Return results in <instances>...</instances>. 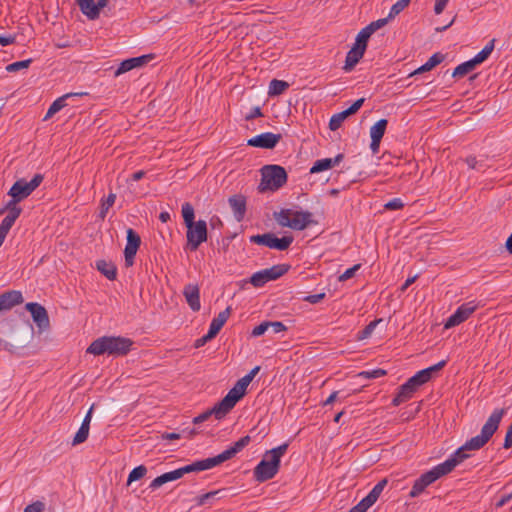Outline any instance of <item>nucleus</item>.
Wrapping results in <instances>:
<instances>
[{
	"label": "nucleus",
	"mask_w": 512,
	"mask_h": 512,
	"mask_svg": "<svg viewBox=\"0 0 512 512\" xmlns=\"http://www.w3.org/2000/svg\"><path fill=\"white\" fill-rule=\"evenodd\" d=\"M87 93H67L61 97H59L58 99H56L49 107L46 115H45V120L52 117L54 114H56L57 112H59L62 108H64L67 104H66V100L70 97H74V96H82V95H86Z\"/></svg>",
	"instance_id": "412c9836"
},
{
	"label": "nucleus",
	"mask_w": 512,
	"mask_h": 512,
	"mask_svg": "<svg viewBox=\"0 0 512 512\" xmlns=\"http://www.w3.org/2000/svg\"><path fill=\"white\" fill-rule=\"evenodd\" d=\"M494 43L495 39L490 40L487 45L472 58L477 65L483 63L490 56L494 49Z\"/></svg>",
	"instance_id": "2f4dec72"
},
{
	"label": "nucleus",
	"mask_w": 512,
	"mask_h": 512,
	"mask_svg": "<svg viewBox=\"0 0 512 512\" xmlns=\"http://www.w3.org/2000/svg\"><path fill=\"white\" fill-rule=\"evenodd\" d=\"M288 444L284 443L276 448L267 451L263 459L254 469V477L259 482L272 479L280 467V459L286 453Z\"/></svg>",
	"instance_id": "f03ea898"
},
{
	"label": "nucleus",
	"mask_w": 512,
	"mask_h": 512,
	"mask_svg": "<svg viewBox=\"0 0 512 512\" xmlns=\"http://www.w3.org/2000/svg\"><path fill=\"white\" fill-rule=\"evenodd\" d=\"M249 442H250V437L244 436V437L240 438L237 442H235L233 446L226 449L219 455H217L215 457L204 459L207 464L208 469H211V468L231 459L238 452H240L245 446H247L249 444Z\"/></svg>",
	"instance_id": "9b49d317"
},
{
	"label": "nucleus",
	"mask_w": 512,
	"mask_h": 512,
	"mask_svg": "<svg viewBox=\"0 0 512 512\" xmlns=\"http://www.w3.org/2000/svg\"><path fill=\"white\" fill-rule=\"evenodd\" d=\"M512 500V491L510 493L504 494L501 496L499 501L496 503V507H503L505 504L509 503Z\"/></svg>",
	"instance_id": "69168bd1"
},
{
	"label": "nucleus",
	"mask_w": 512,
	"mask_h": 512,
	"mask_svg": "<svg viewBox=\"0 0 512 512\" xmlns=\"http://www.w3.org/2000/svg\"><path fill=\"white\" fill-rule=\"evenodd\" d=\"M333 167L332 158H324L317 160L310 169V173H318Z\"/></svg>",
	"instance_id": "f704fd0d"
},
{
	"label": "nucleus",
	"mask_w": 512,
	"mask_h": 512,
	"mask_svg": "<svg viewBox=\"0 0 512 512\" xmlns=\"http://www.w3.org/2000/svg\"><path fill=\"white\" fill-rule=\"evenodd\" d=\"M96 267L109 280L116 278V266L113 263L99 260L96 262Z\"/></svg>",
	"instance_id": "a878e982"
},
{
	"label": "nucleus",
	"mask_w": 512,
	"mask_h": 512,
	"mask_svg": "<svg viewBox=\"0 0 512 512\" xmlns=\"http://www.w3.org/2000/svg\"><path fill=\"white\" fill-rule=\"evenodd\" d=\"M269 328V322H262L261 324L255 326L251 332V336L259 337L263 335Z\"/></svg>",
	"instance_id": "603ef678"
},
{
	"label": "nucleus",
	"mask_w": 512,
	"mask_h": 512,
	"mask_svg": "<svg viewBox=\"0 0 512 512\" xmlns=\"http://www.w3.org/2000/svg\"><path fill=\"white\" fill-rule=\"evenodd\" d=\"M15 41V37L13 36H0V45L7 46L12 44Z\"/></svg>",
	"instance_id": "774afa93"
},
{
	"label": "nucleus",
	"mask_w": 512,
	"mask_h": 512,
	"mask_svg": "<svg viewBox=\"0 0 512 512\" xmlns=\"http://www.w3.org/2000/svg\"><path fill=\"white\" fill-rule=\"evenodd\" d=\"M31 62H32L31 59L13 62V63L7 65L6 70L8 72H17L22 69H27L30 66Z\"/></svg>",
	"instance_id": "a18cd8bd"
},
{
	"label": "nucleus",
	"mask_w": 512,
	"mask_h": 512,
	"mask_svg": "<svg viewBox=\"0 0 512 512\" xmlns=\"http://www.w3.org/2000/svg\"><path fill=\"white\" fill-rule=\"evenodd\" d=\"M21 212L22 209L15 200H9L4 207L0 208V215L7 213L5 217L10 218L14 222L20 216Z\"/></svg>",
	"instance_id": "393cba45"
},
{
	"label": "nucleus",
	"mask_w": 512,
	"mask_h": 512,
	"mask_svg": "<svg viewBox=\"0 0 512 512\" xmlns=\"http://www.w3.org/2000/svg\"><path fill=\"white\" fill-rule=\"evenodd\" d=\"M445 59V56L440 53V52H437V53H434L429 59L427 62H429V65H431L432 68L436 67L437 65H439L440 63H442Z\"/></svg>",
	"instance_id": "6e6d98bb"
},
{
	"label": "nucleus",
	"mask_w": 512,
	"mask_h": 512,
	"mask_svg": "<svg viewBox=\"0 0 512 512\" xmlns=\"http://www.w3.org/2000/svg\"><path fill=\"white\" fill-rule=\"evenodd\" d=\"M44 509V504L42 502H34L30 505H28L25 509H24V512H42Z\"/></svg>",
	"instance_id": "13d9d810"
},
{
	"label": "nucleus",
	"mask_w": 512,
	"mask_h": 512,
	"mask_svg": "<svg viewBox=\"0 0 512 512\" xmlns=\"http://www.w3.org/2000/svg\"><path fill=\"white\" fill-rule=\"evenodd\" d=\"M382 321V319H377L370 322L358 335L359 340L366 339L371 336L376 326Z\"/></svg>",
	"instance_id": "c03bdc74"
},
{
	"label": "nucleus",
	"mask_w": 512,
	"mask_h": 512,
	"mask_svg": "<svg viewBox=\"0 0 512 512\" xmlns=\"http://www.w3.org/2000/svg\"><path fill=\"white\" fill-rule=\"evenodd\" d=\"M289 87L288 82L278 79H273L269 84L268 95L278 96L284 93Z\"/></svg>",
	"instance_id": "bb28decb"
},
{
	"label": "nucleus",
	"mask_w": 512,
	"mask_h": 512,
	"mask_svg": "<svg viewBox=\"0 0 512 512\" xmlns=\"http://www.w3.org/2000/svg\"><path fill=\"white\" fill-rule=\"evenodd\" d=\"M182 217L186 227L194 223V208L190 203H184L182 205Z\"/></svg>",
	"instance_id": "4c0bfd02"
},
{
	"label": "nucleus",
	"mask_w": 512,
	"mask_h": 512,
	"mask_svg": "<svg viewBox=\"0 0 512 512\" xmlns=\"http://www.w3.org/2000/svg\"><path fill=\"white\" fill-rule=\"evenodd\" d=\"M411 0H398L390 9L388 18H394L400 14L409 4Z\"/></svg>",
	"instance_id": "ea45409f"
},
{
	"label": "nucleus",
	"mask_w": 512,
	"mask_h": 512,
	"mask_svg": "<svg viewBox=\"0 0 512 512\" xmlns=\"http://www.w3.org/2000/svg\"><path fill=\"white\" fill-rule=\"evenodd\" d=\"M132 69H134V63L131 61V58L124 60L123 62H121V64L115 71V76L118 77L119 75L126 73Z\"/></svg>",
	"instance_id": "49530a36"
},
{
	"label": "nucleus",
	"mask_w": 512,
	"mask_h": 512,
	"mask_svg": "<svg viewBox=\"0 0 512 512\" xmlns=\"http://www.w3.org/2000/svg\"><path fill=\"white\" fill-rule=\"evenodd\" d=\"M187 246L195 251L207 240V223L204 220H198L192 225L187 226Z\"/></svg>",
	"instance_id": "9d476101"
},
{
	"label": "nucleus",
	"mask_w": 512,
	"mask_h": 512,
	"mask_svg": "<svg viewBox=\"0 0 512 512\" xmlns=\"http://www.w3.org/2000/svg\"><path fill=\"white\" fill-rule=\"evenodd\" d=\"M391 18H381V19H378L376 21H373L371 22L369 25H367L366 27L372 32L374 33L376 30L384 27L388 21L390 20Z\"/></svg>",
	"instance_id": "8fccbe9b"
},
{
	"label": "nucleus",
	"mask_w": 512,
	"mask_h": 512,
	"mask_svg": "<svg viewBox=\"0 0 512 512\" xmlns=\"http://www.w3.org/2000/svg\"><path fill=\"white\" fill-rule=\"evenodd\" d=\"M280 139H281L280 134L266 132V133L259 134L255 137H252L251 139H249L247 141V144L249 146H253V147L272 149L278 144Z\"/></svg>",
	"instance_id": "dca6fc26"
},
{
	"label": "nucleus",
	"mask_w": 512,
	"mask_h": 512,
	"mask_svg": "<svg viewBox=\"0 0 512 512\" xmlns=\"http://www.w3.org/2000/svg\"><path fill=\"white\" fill-rule=\"evenodd\" d=\"M324 297H325V293H319V294L308 295L304 298V300L311 304H317L321 300H323Z\"/></svg>",
	"instance_id": "bf43d9fd"
},
{
	"label": "nucleus",
	"mask_w": 512,
	"mask_h": 512,
	"mask_svg": "<svg viewBox=\"0 0 512 512\" xmlns=\"http://www.w3.org/2000/svg\"><path fill=\"white\" fill-rule=\"evenodd\" d=\"M360 269V264H356L353 267L347 269L343 274H341L338 278L339 281L344 282L350 278H352L355 273Z\"/></svg>",
	"instance_id": "3c124183"
},
{
	"label": "nucleus",
	"mask_w": 512,
	"mask_h": 512,
	"mask_svg": "<svg viewBox=\"0 0 512 512\" xmlns=\"http://www.w3.org/2000/svg\"><path fill=\"white\" fill-rule=\"evenodd\" d=\"M364 52V50L353 46L352 49L346 55L345 65L343 67L344 70L347 72L351 71L359 62V60L363 57Z\"/></svg>",
	"instance_id": "4be33fe9"
},
{
	"label": "nucleus",
	"mask_w": 512,
	"mask_h": 512,
	"mask_svg": "<svg viewBox=\"0 0 512 512\" xmlns=\"http://www.w3.org/2000/svg\"><path fill=\"white\" fill-rule=\"evenodd\" d=\"M269 281L270 280L268 278V273L266 272L265 269L254 273L250 278V283L254 287H262L264 284H266Z\"/></svg>",
	"instance_id": "c9c22d12"
},
{
	"label": "nucleus",
	"mask_w": 512,
	"mask_h": 512,
	"mask_svg": "<svg viewBox=\"0 0 512 512\" xmlns=\"http://www.w3.org/2000/svg\"><path fill=\"white\" fill-rule=\"evenodd\" d=\"M404 206L403 202L399 198H394L388 201L384 207L387 210H399Z\"/></svg>",
	"instance_id": "5fc2aeb1"
},
{
	"label": "nucleus",
	"mask_w": 512,
	"mask_h": 512,
	"mask_svg": "<svg viewBox=\"0 0 512 512\" xmlns=\"http://www.w3.org/2000/svg\"><path fill=\"white\" fill-rule=\"evenodd\" d=\"M25 309L30 312L33 321L40 330H47L50 327L49 316L44 306L36 302H30L25 305Z\"/></svg>",
	"instance_id": "4468645a"
},
{
	"label": "nucleus",
	"mask_w": 512,
	"mask_h": 512,
	"mask_svg": "<svg viewBox=\"0 0 512 512\" xmlns=\"http://www.w3.org/2000/svg\"><path fill=\"white\" fill-rule=\"evenodd\" d=\"M265 270L268 273L269 280L271 281L283 276L288 271V266L285 264H279Z\"/></svg>",
	"instance_id": "72a5a7b5"
},
{
	"label": "nucleus",
	"mask_w": 512,
	"mask_h": 512,
	"mask_svg": "<svg viewBox=\"0 0 512 512\" xmlns=\"http://www.w3.org/2000/svg\"><path fill=\"white\" fill-rule=\"evenodd\" d=\"M246 379L241 381L240 379L236 382L234 387L229 390L227 395L217 403V410L220 413L228 414L236 405V403L245 395L248 385L245 384Z\"/></svg>",
	"instance_id": "6e6552de"
},
{
	"label": "nucleus",
	"mask_w": 512,
	"mask_h": 512,
	"mask_svg": "<svg viewBox=\"0 0 512 512\" xmlns=\"http://www.w3.org/2000/svg\"><path fill=\"white\" fill-rule=\"evenodd\" d=\"M477 64L474 62L473 59L466 61L460 65H458L454 71H453V77H462L466 74L470 73L476 68Z\"/></svg>",
	"instance_id": "7c9ffc66"
},
{
	"label": "nucleus",
	"mask_w": 512,
	"mask_h": 512,
	"mask_svg": "<svg viewBox=\"0 0 512 512\" xmlns=\"http://www.w3.org/2000/svg\"><path fill=\"white\" fill-rule=\"evenodd\" d=\"M449 0H436L435 6H434V12L435 14L439 15L443 12L445 9L447 3Z\"/></svg>",
	"instance_id": "0e129e2a"
},
{
	"label": "nucleus",
	"mask_w": 512,
	"mask_h": 512,
	"mask_svg": "<svg viewBox=\"0 0 512 512\" xmlns=\"http://www.w3.org/2000/svg\"><path fill=\"white\" fill-rule=\"evenodd\" d=\"M423 384H424V382L416 373L414 376L409 378L408 381L400 387L399 392L392 400V404L394 406H398L401 403L409 400L413 396V394L417 391V389Z\"/></svg>",
	"instance_id": "f8f14e48"
},
{
	"label": "nucleus",
	"mask_w": 512,
	"mask_h": 512,
	"mask_svg": "<svg viewBox=\"0 0 512 512\" xmlns=\"http://www.w3.org/2000/svg\"><path fill=\"white\" fill-rule=\"evenodd\" d=\"M115 200H116V194L114 193H110L107 198L105 200L102 201V204H101V211H100V217L102 219L105 218L108 210L110 209V207H112L115 203Z\"/></svg>",
	"instance_id": "79ce46f5"
},
{
	"label": "nucleus",
	"mask_w": 512,
	"mask_h": 512,
	"mask_svg": "<svg viewBox=\"0 0 512 512\" xmlns=\"http://www.w3.org/2000/svg\"><path fill=\"white\" fill-rule=\"evenodd\" d=\"M349 115L344 111L334 114L329 122V128L332 131H336L338 128L341 127L342 123L346 118H348Z\"/></svg>",
	"instance_id": "e433bc0d"
},
{
	"label": "nucleus",
	"mask_w": 512,
	"mask_h": 512,
	"mask_svg": "<svg viewBox=\"0 0 512 512\" xmlns=\"http://www.w3.org/2000/svg\"><path fill=\"white\" fill-rule=\"evenodd\" d=\"M133 342L129 338L125 337H100L94 340L87 348V353L93 355H125L127 354L132 346Z\"/></svg>",
	"instance_id": "7ed1b4c3"
},
{
	"label": "nucleus",
	"mask_w": 512,
	"mask_h": 512,
	"mask_svg": "<svg viewBox=\"0 0 512 512\" xmlns=\"http://www.w3.org/2000/svg\"><path fill=\"white\" fill-rule=\"evenodd\" d=\"M224 491H225L224 489H219V490L211 491V492L205 493L203 495H200L196 498V503L198 506H202L207 501L214 499L219 494H222Z\"/></svg>",
	"instance_id": "37998d69"
},
{
	"label": "nucleus",
	"mask_w": 512,
	"mask_h": 512,
	"mask_svg": "<svg viewBox=\"0 0 512 512\" xmlns=\"http://www.w3.org/2000/svg\"><path fill=\"white\" fill-rule=\"evenodd\" d=\"M512 446V422H511V425L508 427V430L506 432V436H505V440H504V444H503V447L505 449H508Z\"/></svg>",
	"instance_id": "e2e57ef3"
},
{
	"label": "nucleus",
	"mask_w": 512,
	"mask_h": 512,
	"mask_svg": "<svg viewBox=\"0 0 512 512\" xmlns=\"http://www.w3.org/2000/svg\"><path fill=\"white\" fill-rule=\"evenodd\" d=\"M212 415L215 416L216 419H222L224 416H226V413H220L217 410V404L210 410L205 411L204 413L196 416L193 419L194 424H200L206 420H208Z\"/></svg>",
	"instance_id": "c85d7f7f"
},
{
	"label": "nucleus",
	"mask_w": 512,
	"mask_h": 512,
	"mask_svg": "<svg viewBox=\"0 0 512 512\" xmlns=\"http://www.w3.org/2000/svg\"><path fill=\"white\" fill-rule=\"evenodd\" d=\"M505 413L504 408L495 409L483 425L479 435L466 441L465 444L459 447L447 460L433 467L415 480L409 496L411 498L419 496L426 487L434 483L440 477L452 472L458 464L469 458L470 455L467 453L468 451H477L484 447L498 430Z\"/></svg>",
	"instance_id": "f257e3e1"
},
{
	"label": "nucleus",
	"mask_w": 512,
	"mask_h": 512,
	"mask_svg": "<svg viewBox=\"0 0 512 512\" xmlns=\"http://www.w3.org/2000/svg\"><path fill=\"white\" fill-rule=\"evenodd\" d=\"M89 429L90 428L86 427V425L80 426L79 430L77 431V433L75 434V436L73 438L72 445L76 446V445H79V444L85 442L89 435Z\"/></svg>",
	"instance_id": "a19ab883"
},
{
	"label": "nucleus",
	"mask_w": 512,
	"mask_h": 512,
	"mask_svg": "<svg viewBox=\"0 0 512 512\" xmlns=\"http://www.w3.org/2000/svg\"><path fill=\"white\" fill-rule=\"evenodd\" d=\"M152 58V55H143L140 57L131 58V61L134 63V68H137L147 64Z\"/></svg>",
	"instance_id": "864d4df0"
},
{
	"label": "nucleus",
	"mask_w": 512,
	"mask_h": 512,
	"mask_svg": "<svg viewBox=\"0 0 512 512\" xmlns=\"http://www.w3.org/2000/svg\"><path fill=\"white\" fill-rule=\"evenodd\" d=\"M208 470L207 464L205 460H200L193 462L192 464L186 465L184 467L178 468L176 470L166 472L158 477H156L150 484V488L157 489L164 485L165 483L178 480L182 478L185 474L190 472H199Z\"/></svg>",
	"instance_id": "423d86ee"
},
{
	"label": "nucleus",
	"mask_w": 512,
	"mask_h": 512,
	"mask_svg": "<svg viewBox=\"0 0 512 512\" xmlns=\"http://www.w3.org/2000/svg\"><path fill=\"white\" fill-rule=\"evenodd\" d=\"M140 236L131 228L127 230V244L124 250L125 264L126 266H132L134 263V257L140 246Z\"/></svg>",
	"instance_id": "2eb2a0df"
},
{
	"label": "nucleus",
	"mask_w": 512,
	"mask_h": 512,
	"mask_svg": "<svg viewBox=\"0 0 512 512\" xmlns=\"http://www.w3.org/2000/svg\"><path fill=\"white\" fill-rule=\"evenodd\" d=\"M473 302L464 303L447 319L444 324L445 329L452 328L466 321L476 310Z\"/></svg>",
	"instance_id": "ddd939ff"
},
{
	"label": "nucleus",
	"mask_w": 512,
	"mask_h": 512,
	"mask_svg": "<svg viewBox=\"0 0 512 512\" xmlns=\"http://www.w3.org/2000/svg\"><path fill=\"white\" fill-rule=\"evenodd\" d=\"M386 374V371L385 370H382V369H375V370H372V371H363L361 373H359V377H363V378H367V379H370V378H379V377H382Z\"/></svg>",
	"instance_id": "de8ad7c7"
},
{
	"label": "nucleus",
	"mask_w": 512,
	"mask_h": 512,
	"mask_svg": "<svg viewBox=\"0 0 512 512\" xmlns=\"http://www.w3.org/2000/svg\"><path fill=\"white\" fill-rule=\"evenodd\" d=\"M22 302L23 297L20 291L12 290L0 295V303L5 311L10 310L15 305L21 304Z\"/></svg>",
	"instance_id": "6ab92c4d"
},
{
	"label": "nucleus",
	"mask_w": 512,
	"mask_h": 512,
	"mask_svg": "<svg viewBox=\"0 0 512 512\" xmlns=\"http://www.w3.org/2000/svg\"><path fill=\"white\" fill-rule=\"evenodd\" d=\"M230 315L231 307H227L224 311L220 312L215 318H213L209 327V337H215L219 333Z\"/></svg>",
	"instance_id": "aec40b11"
},
{
	"label": "nucleus",
	"mask_w": 512,
	"mask_h": 512,
	"mask_svg": "<svg viewBox=\"0 0 512 512\" xmlns=\"http://www.w3.org/2000/svg\"><path fill=\"white\" fill-rule=\"evenodd\" d=\"M446 364V361H440L439 363L431 366V367H428L426 369H423L419 372H417L418 376L422 379V381L425 383H427L431 377H432V374L434 372H437L439 371L440 369H442Z\"/></svg>",
	"instance_id": "cd10ccee"
},
{
	"label": "nucleus",
	"mask_w": 512,
	"mask_h": 512,
	"mask_svg": "<svg viewBox=\"0 0 512 512\" xmlns=\"http://www.w3.org/2000/svg\"><path fill=\"white\" fill-rule=\"evenodd\" d=\"M259 370H260V367H258V366L254 367L247 375L242 377L240 380L244 381L246 379L245 384L249 385L250 382L253 380V378L256 376V374L258 373Z\"/></svg>",
	"instance_id": "680f3d73"
},
{
	"label": "nucleus",
	"mask_w": 512,
	"mask_h": 512,
	"mask_svg": "<svg viewBox=\"0 0 512 512\" xmlns=\"http://www.w3.org/2000/svg\"><path fill=\"white\" fill-rule=\"evenodd\" d=\"M250 242L258 245H263L271 249L284 251L288 249L289 246L292 244L293 237L284 236L282 238H277L273 233H265L251 236Z\"/></svg>",
	"instance_id": "1a4fd4ad"
},
{
	"label": "nucleus",
	"mask_w": 512,
	"mask_h": 512,
	"mask_svg": "<svg viewBox=\"0 0 512 512\" xmlns=\"http://www.w3.org/2000/svg\"><path fill=\"white\" fill-rule=\"evenodd\" d=\"M275 220L282 227H289L294 230H304L312 221V213L308 211H293L282 209L274 214Z\"/></svg>",
	"instance_id": "20e7f679"
},
{
	"label": "nucleus",
	"mask_w": 512,
	"mask_h": 512,
	"mask_svg": "<svg viewBox=\"0 0 512 512\" xmlns=\"http://www.w3.org/2000/svg\"><path fill=\"white\" fill-rule=\"evenodd\" d=\"M364 101H365L364 98H360V99L356 100L348 109L345 110V112L349 116L355 114L361 108Z\"/></svg>",
	"instance_id": "4d7b16f0"
},
{
	"label": "nucleus",
	"mask_w": 512,
	"mask_h": 512,
	"mask_svg": "<svg viewBox=\"0 0 512 512\" xmlns=\"http://www.w3.org/2000/svg\"><path fill=\"white\" fill-rule=\"evenodd\" d=\"M261 183L259 190L276 191L281 188L287 181V173L285 169L279 165H266L261 169Z\"/></svg>",
	"instance_id": "39448f33"
},
{
	"label": "nucleus",
	"mask_w": 512,
	"mask_h": 512,
	"mask_svg": "<svg viewBox=\"0 0 512 512\" xmlns=\"http://www.w3.org/2000/svg\"><path fill=\"white\" fill-rule=\"evenodd\" d=\"M43 181L41 174H35L30 181L25 179L17 180L10 188L8 195L11 196V200H15L16 203L27 198Z\"/></svg>",
	"instance_id": "0eeeda50"
},
{
	"label": "nucleus",
	"mask_w": 512,
	"mask_h": 512,
	"mask_svg": "<svg viewBox=\"0 0 512 512\" xmlns=\"http://www.w3.org/2000/svg\"><path fill=\"white\" fill-rule=\"evenodd\" d=\"M147 473V468L144 465H139L135 467L129 474L127 485H130L132 482L140 480Z\"/></svg>",
	"instance_id": "58836bf2"
},
{
	"label": "nucleus",
	"mask_w": 512,
	"mask_h": 512,
	"mask_svg": "<svg viewBox=\"0 0 512 512\" xmlns=\"http://www.w3.org/2000/svg\"><path fill=\"white\" fill-rule=\"evenodd\" d=\"M270 327L273 329L274 333H280L286 330V326L280 321L269 322V328Z\"/></svg>",
	"instance_id": "052dcab7"
},
{
	"label": "nucleus",
	"mask_w": 512,
	"mask_h": 512,
	"mask_svg": "<svg viewBox=\"0 0 512 512\" xmlns=\"http://www.w3.org/2000/svg\"><path fill=\"white\" fill-rule=\"evenodd\" d=\"M369 507L361 500L356 506L349 510V512H366Z\"/></svg>",
	"instance_id": "338daca9"
},
{
	"label": "nucleus",
	"mask_w": 512,
	"mask_h": 512,
	"mask_svg": "<svg viewBox=\"0 0 512 512\" xmlns=\"http://www.w3.org/2000/svg\"><path fill=\"white\" fill-rule=\"evenodd\" d=\"M372 34L373 33L367 27L363 28L358 33L354 46L365 51L367 47V41Z\"/></svg>",
	"instance_id": "473e14b6"
},
{
	"label": "nucleus",
	"mask_w": 512,
	"mask_h": 512,
	"mask_svg": "<svg viewBox=\"0 0 512 512\" xmlns=\"http://www.w3.org/2000/svg\"><path fill=\"white\" fill-rule=\"evenodd\" d=\"M81 12L90 20L98 18V11L94 0H76Z\"/></svg>",
	"instance_id": "5701e85b"
},
{
	"label": "nucleus",
	"mask_w": 512,
	"mask_h": 512,
	"mask_svg": "<svg viewBox=\"0 0 512 512\" xmlns=\"http://www.w3.org/2000/svg\"><path fill=\"white\" fill-rule=\"evenodd\" d=\"M228 203L234 213L237 221L243 220L246 213V198L241 194H236L228 199Z\"/></svg>",
	"instance_id": "a211bd4d"
},
{
	"label": "nucleus",
	"mask_w": 512,
	"mask_h": 512,
	"mask_svg": "<svg viewBox=\"0 0 512 512\" xmlns=\"http://www.w3.org/2000/svg\"><path fill=\"white\" fill-rule=\"evenodd\" d=\"M387 483V479L379 481L362 501L370 508L378 500Z\"/></svg>",
	"instance_id": "b1692460"
},
{
	"label": "nucleus",
	"mask_w": 512,
	"mask_h": 512,
	"mask_svg": "<svg viewBox=\"0 0 512 512\" xmlns=\"http://www.w3.org/2000/svg\"><path fill=\"white\" fill-rule=\"evenodd\" d=\"M14 223L15 222L12 221L10 218L4 217V219L2 220V222L0 224V235L3 236L4 238H6L9 230L14 225Z\"/></svg>",
	"instance_id": "09e8293b"
},
{
	"label": "nucleus",
	"mask_w": 512,
	"mask_h": 512,
	"mask_svg": "<svg viewBox=\"0 0 512 512\" xmlns=\"http://www.w3.org/2000/svg\"><path fill=\"white\" fill-rule=\"evenodd\" d=\"M183 295L186 299L187 304L193 311H199L200 304V294L199 287L194 284H188L184 287Z\"/></svg>",
	"instance_id": "f3484780"
},
{
	"label": "nucleus",
	"mask_w": 512,
	"mask_h": 512,
	"mask_svg": "<svg viewBox=\"0 0 512 512\" xmlns=\"http://www.w3.org/2000/svg\"><path fill=\"white\" fill-rule=\"evenodd\" d=\"M388 121L386 119H380L377 121L371 128H370V137L376 138V139H382L386 128H387Z\"/></svg>",
	"instance_id": "c756f323"
}]
</instances>
